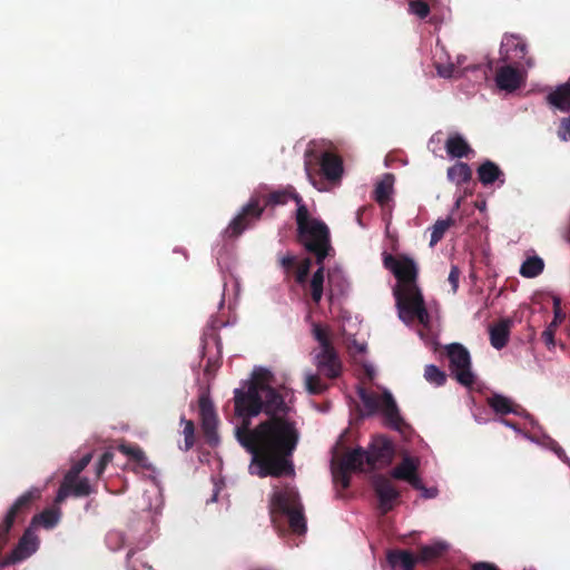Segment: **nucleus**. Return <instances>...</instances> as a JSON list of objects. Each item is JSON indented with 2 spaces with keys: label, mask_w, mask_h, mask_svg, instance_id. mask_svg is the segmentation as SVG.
<instances>
[{
  "label": "nucleus",
  "mask_w": 570,
  "mask_h": 570,
  "mask_svg": "<svg viewBox=\"0 0 570 570\" xmlns=\"http://www.w3.org/2000/svg\"><path fill=\"white\" fill-rule=\"evenodd\" d=\"M244 420L235 429L239 444L252 454L249 471L259 478L295 474L292 455L298 444L296 422L285 416H272L250 428Z\"/></svg>",
  "instance_id": "f257e3e1"
},
{
  "label": "nucleus",
  "mask_w": 570,
  "mask_h": 570,
  "mask_svg": "<svg viewBox=\"0 0 570 570\" xmlns=\"http://www.w3.org/2000/svg\"><path fill=\"white\" fill-rule=\"evenodd\" d=\"M272 374L267 370L254 372L253 380L246 391H234L235 414L244 420H249L264 412L268 417H288L291 406L286 403V387L275 389L269 385Z\"/></svg>",
  "instance_id": "f03ea898"
},
{
  "label": "nucleus",
  "mask_w": 570,
  "mask_h": 570,
  "mask_svg": "<svg viewBox=\"0 0 570 570\" xmlns=\"http://www.w3.org/2000/svg\"><path fill=\"white\" fill-rule=\"evenodd\" d=\"M383 264L397 279L393 294L400 318L405 323L417 320L421 324L428 325L430 315L422 292L416 284L417 266L415 262L407 256L394 257L389 254L384 257Z\"/></svg>",
  "instance_id": "7ed1b4c3"
},
{
  "label": "nucleus",
  "mask_w": 570,
  "mask_h": 570,
  "mask_svg": "<svg viewBox=\"0 0 570 570\" xmlns=\"http://www.w3.org/2000/svg\"><path fill=\"white\" fill-rule=\"evenodd\" d=\"M289 199H293L296 203L297 208L305 205L302 197L291 185L267 193L253 194L249 202L242 208L240 213L234 217L225 228L224 235L228 238L238 237L261 219L266 207L285 205Z\"/></svg>",
  "instance_id": "20e7f679"
},
{
  "label": "nucleus",
  "mask_w": 570,
  "mask_h": 570,
  "mask_svg": "<svg viewBox=\"0 0 570 570\" xmlns=\"http://www.w3.org/2000/svg\"><path fill=\"white\" fill-rule=\"evenodd\" d=\"M296 240L304 249L315 256L317 265H322L330 252L331 234L327 225L321 219L309 216L306 205L296 209Z\"/></svg>",
  "instance_id": "39448f33"
},
{
  "label": "nucleus",
  "mask_w": 570,
  "mask_h": 570,
  "mask_svg": "<svg viewBox=\"0 0 570 570\" xmlns=\"http://www.w3.org/2000/svg\"><path fill=\"white\" fill-rule=\"evenodd\" d=\"M269 514L272 522H276V515H286L291 530L301 535L306 532V520L303 513L298 491L291 485L275 490L269 501Z\"/></svg>",
  "instance_id": "423d86ee"
},
{
  "label": "nucleus",
  "mask_w": 570,
  "mask_h": 570,
  "mask_svg": "<svg viewBox=\"0 0 570 570\" xmlns=\"http://www.w3.org/2000/svg\"><path fill=\"white\" fill-rule=\"evenodd\" d=\"M304 169L313 185H316V176H323L328 181H337L344 173L343 159L328 150L318 154L314 149H307L304 154Z\"/></svg>",
  "instance_id": "0eeeda50"
},
{
  "label": "nucleus",
  "mask_w": 570,
  "mask_h": 570,
  "mask_svg": "<svg viewBox=\"0 0 570 570\" xmlns=\"http://www.w3.org/2000/svg\"><path fill=\"white\" fill-rule=\"evenodd\" d=\"M357 395L361 399L367 414H374L379 410L382 411L386 423L390 428L403 432L407 424L400 414L399 407L393 395L389 391H384L381 396L374 392H368L365 387L358 386Z\"/></svg>",
  "instance_id": "6e6552de"
},
{
  "label": "nucleus",
  "mask_w": 570,
  "mask_h": 570,
  "mask_svg": "<svg viewBox=\"0 0 570 570\" xmlns=\"http://www.w3.org/2000/svg\"><path fill=\"white\" fill-rule=\"evenodd\" d=\"M41 492L38 488H31L20 495L8 510L3 521L0 523V548H3L9 539V532L16 521L22 520L31 510L32 503L40 499Z\"/></svg>",
  "instance_id": "1a4fd4ad"
},
{
  "label": "nucleus",
  "mask_w": 570,
  "mask_h": 570,
  "mask_svg": "<svg viewBox=\"0 0 570 570\" xmlns=\"http://www.w3.org/2000/svg\"><path fill=\"white\" fill-rule=\"evenodd\" d=\"M450 370L455 380L463 386L474 384L475 376L471 371V356L469 351L460 343H452L446 347Z\"/></svg>",
  "instance_id": "9d476101"
},
{
  "label": "nucleus",
  "mask_w": 570,
  "mask_h": 570,
  "mask_svg": "<svg viewBox=\"0 0 570 570\" xmlns=\"http://www.w3.org/2000/svg\"><path fill=\"white\" fill-rule=\"evenodd\" d=\"M373 491L377 498V509L381 514H386L397 503L400 491L395 488L390 478L383 474H376L371 481Z\"/></svg>",
  "instance_id": "9b49d317"
},
{
  "label": "nucleus",
  "mask_w": 570,
  "mask_h": 570,
  "mask_svg": "<svg viewBox=\"0 0 570 570\" xmlns=\"http://www.w3.org/2000/svg\"><path fill=\"white\" fill-rule=\"evenodd\" d=\"M527 45L524 41L514 35L504 36L500 47V60L505 63L519 65L525 60L528 67L533 66L531 58L525 59Z\"/></svg>",
  "instance_id": "f8f14e48"
},
{
  "label": "nucleus",
  "mask_w": 570,
  "mask_h": 570,
  "mask_svg": "<svg viewBox=\"0 0 570 570\" xmlns=\"http://www.w3.org/2000/svg\"><path fill=\"white\" fill-rule=\"evenodd\" d=\"M366 465L374 470L379 465H389L394 456V448L390 440L384 436H376L373 439L368 449L365 450Z\"/></svg>",
  "instance_id": "ddd939ff"
},
{
  "label": "nucleus",
  "mask_w": 570,
  "mask_h": 570,
  "mask_svg": "<svg viewBox=\"0 0 570 570\" xmlns=\"http://www.w3.org/2000/svg\"><path fill=\"white\" fill-rule=\"evenodd\" d=\"M199 415L206 442L209 445H216L219 441L217 431L219 421L214 404L208 397L202 396L199 399Z\"/></svg>",
  "instance_id": "4468645a"
},
{
  "label": "nucleus",
  "mask_w": 570,
  "mask_h": 570,
  "mask_svg": "<svg viewBox=\"0 0 570 570\" xmlns=\"http://www.w3.org/2000/svg\"><path fill=\"white\" fill-rule=\"evenodd\" d=\"M314 364L318 373L328 380H335L342 374L343 364L336 350L317 352L314 356Z\"/></svg>",
  "instance_id": "2eb2a0df"
},
{
  "label": "nucleus",
  "mask_w": 570,
  "mask_h": 570,
  "mask_svg": "<svg viewBox=\"0 0 570 570\" xmlns=\"http://www.w3.org/2000/svg\"><path fill=\"white\" fill-rule=\"evenodd\" d=\"M36 550L37 538L30 531H26L16 548L0 561V567L4 568L20 562L30 557Z\"/></svg>",
  "instance_id": "dca6fc26"
},
{
  "label": "nucleus",
  "mask_w": 570,
  "mask_h": 570,
  "mask_svg": "<svg viewBox=\"0 0 570 570\" xmlns=\"http://www.w3.org/2000/svg\"><path fill=\"white\" fill-rule=\"evenodd\" d=\"M511 65L512 63L501 67L497 71L495 82L502 90L514 91L521 86L522 76L519 70Z\"/></svg>",
  "instance_id": "f3484780"
},
{
  "label": "nucleus",
  "mask_w": 570,
  "mask_h": 570,
  "mask_svg": "<svg viewBox=\"0 0 570 570\" xmlns=\"http://www.w3.org/2000/svg\"><path fill=\"white\" fill-rule=\"evenodd\" d=\"M335 463L350 472H362L366 465L365 450L358 446L352 451H347L341 458L336 459Z\"/></svg>",
  "instance_id": "a211bd4d"
},
{
  "label": "nucleus",
  "mask_w": 570,
  "mask_h": 570,
  "mask_svg": "<svg viewBox=\"0 0 570 570\" xmlns=\"http://www.w3.org/2000/svg\"><path fill=\"white\" fill-rule=\"evenodd\" d=\"M564 316H566L564 313L561 311V299H560V297L554 296L553 297V320L541 334V338L549 350H551L556 346L554 334H556L558 326L564 320Z\"/></svg>",
  "instance_id": "6ab92c4d"
},
{
  "label": "nucleus",
  "mask_w": 570,
  "mask_h": 570,
  "mask_svg": "<svg viewBox=\"0 0 570 570\" xmlns=\"http://www.w3.org/2000/svg\"><path fill=\"white\" fill-rule=\"evenodd\" d=\"M478 178L480 183L484 186L492 185L494 181H499L500 185H503L504 173L501 168L493 163L492 160H485L478 167Z\"/></svg>",
  "instance_id": "aec40b11"
},
{
  "label": "nucleus",
  "mask_w": 570,
  "mask_h": 570,
  "mask_svg": "<svg viewBox=\"0 0 570 570\" xmlns=\"http://www.w3.org/2000/svg\"><path fill=\"white\" fill-rule=\"evenodd\" d=\"M386 559L393 570H413L419 560L407 550H391Z\"/></svg>",
  "instance_id": "412c9836"
},
{
  "label": "nucleus",
  "mask_w": 570,
  "mask_h": 570,
  "mask_svg": "<svg viewBox=\"0 0 570 570\" xmlns=\"http://www.w3.org/2000/svg\"><path fill=\"white\" fill-rule=\"evenodd\" d=\"M549 105L556 107L561 111L570 110V83L566 82L558 86L553 91L547 96Z\"/></svg>",
  "instance_id": "4be33fe9"
},
{
  "label": "nucleus",
  "mask_w": 570,
  "mask_h": 570,
  "mask_svg": "<svg viewBox=\"0 0 570 570\" xmlns=\"http://www.w3.org/2000/svg\"><path fill=\"white\" fill-rule=\"evenodd\" d=\"M445 149L450 157L463 158L468 157L472 149L468 141L460 135H450L445 142Z\"/></svg>",
  "instance_id": "5701e85b"
},
{
  "label": "nucleus",
  "mask_w": 570,
  "mask_h": 570,
  "mask_svg": "<svg viewBox=\"0 0 570 570\" xmlns=\"http://www.w3.org/2000/svg\"><path fill=\"white\" fill-rule=\"evenodd\" d=\"M489 332L491 345L497 350H501L509 342L510 322L508 320H501L491 326Z\"/></svg>",
  "instance_id": "b1692460"
},
{
  "label": "nucleus",
  "mask_w": 570,
  "mask_h": 570,
  "mask_svg": "<svg viewBox=\"0 0 570 570\" xmlns=\"http://www.w3.org/2000/svg\"><path fill=\"white\" fill-rule=\"evenodd\" d=\"M489 406L501 415L505 414H520L522 407L519 404H514L509 397L501 394H493L488 399Z\"/></svg>",
  "instance_id": "393cba45"
},
{
  "label": "nucleus",
  "mask_w": 570,
  "mask_h": 570,
  "mask_svg": "<svg viewBox=\"0 0 570 570\" xmlns=\"http://www.w3.org/2000/svg\"><path fill=\"white\" fill-rule=\"evenodd\" d=\"M419 460L412 456H404L400 464H397L392 471L391 476L396 480H406L410 479L412 474L417 472L419 469Z\"/></svg>",
  "instance_id": "a878e982"
},
{
  "label": "nucleus",
  "mask_w": 570,
  "mask_h": 570,
  "mask_svg": "<svg viewBox=\"0 0 570 570\" xmlns=\"http://www.w3.org/2000/svg\"><path fill=\"white\" fill-rule=\"evenodd\" d=\"M394 176L385 174L384 177L376 184L374 189V199L381 206L387 204L393 191Z\"/></svg>",
  "instance_id": "bb28decb"
},
{
  "label": "nucleus",
  "mask_w": 570,
  "mask_h": 570,
  "mask_svg": "<svg viewBox=\"0 0 570 570\" xmlns=\"http://www.w3.org/2000/svg\"><path fill=\"white\" fill-rule=\"evenodd\" d=\"M446 175L450 181L460 186L472 178V169L468 164L459 161L448 168Z\"/></svg>",
  "instance_id": "cd10ccee"
},
{
  "label": "nucleus",
  "mask_w": 570,
  "mask_h": 570,
  "mask_svg": "<svg viewBox=\"0 0 570 570\" xmlns=\"http://www.w3.org/2000/svg\"><path fill=\"white\" fill-rule=\"evenodd\" d=\"M311 298L314 304L318 305L324 293V263L318 265L309 282Z\"/></svg>",
  "instance_id": "c85d7f7f"
},
{
  "label": "nucleus",
  "mask_w": 570,
  "mask_h": 570,
  "mask_svg": "<svg viewBox=\"0 0 570 570\" xmlns=\"http://www.w3.org/2000/svg\"><path fill=\"white\" fill-rule=\"evenodd\" d=\"M543 268H544L543 259L538 256H533V257L527 258L522 263V265L520 267V274L523 277L533 278V277H537L538 275H540L543 272Z\"/></svg>",
  "instance_id": "c756f323"
},
{
  "label": "nucleus",
  "mask_w": 570,
  "mask_h": 570,
  "mask_svg": "<svg viewBox=\"0 0 570 570\" xmlns=\"http://www.w3.org/2000/svg\"><path fill=\"white\" fill-rule=\"evenodd\" d=\"M60 519V511L57 509H46L32 519L33 524H40L46 529L55 528Z\"/></svg>",
  "instance_id": "7c9ffc66"
},
{
  "label": "nucleus",
  "mask_w": 570,
  "mask_h": 570,
  "mask_svg": "<svg viewBox=\"0 0 570 570\" xmlns=\"http://www.w3.org/2000/svg\"><path fill=\"white\" fill-rule=\"evenodd\" d=\"M330 385L321 379L320 373H307L305 375V389L312 395L323 394Z\"/></svg>",
  "instance_id": "2f4dec72"
},
{
  "label": "nucleus",
  "mask_w": 570,
  "mask_h": 570,
  "mask_svg": "<svg viewBox=\"0 0 570 570\" xmlns=\"http://www.w3.org/2000/svg\"><path fill=\"white\" fill-rule=\"evenodd\" d=\"M312 333L314 338L320 344V351L318 352H330L334 351L335 347L331 341L330 333L326 328L322 327L318 323H313Z\"/></svg>",
  "instance_id": "473e14b6"
},
{
  "label": "nucleus",
  "mask_w": 570,
  "mask_h": 570,
  "mask_svg": "<svg viewBox=\"0 0 570 570\" xmlns=\"http://www.w3.org/2000/svg\"><path fill=\"white\" fill-rule=\"evenodd\" d=\"M312 333L314 338L320 344V351L318 352H330L334 351L335 347L331 341L330 333L326 328L322 327L318 323H313Z\"/></svg>",
  "instance_id": "72a5a7b5"
},
{
  "label": "nucleus",
  "mask_w": 570,
  "mask_h": 570,
  "mask_svg": "<svg viewBox=\"0 0 570 570\" xmlns=\"http://www.w3.org/2000/svg\"><path fill=\"white\" fill-rule=\"evenodd\" d=\"M454 219L452 217H448L446 219H438L431 233L430 246H435L444 236L446 230L454 225Z\"/></svg>",
  "instance_id": "f704fd0d"
},
{
  "label": "nucleus",
  "mask_w": 570,
  "mask_h": 570,
  "mask_svg": "<svg viewBox=\"0 0 570 570\" xmlns=\"http://www.w3.org/2000/svg\"><path fill=\"white\" fill-rule=\"evenodd\" d=\"M448 544L443 542L425 546L420 549L417 558L421 561H431L441 557L448 550Z\"/></svg>",
  "instance_id": "c9c22d12"
},
{
  "label": "nucleus",
  "mask_w": 570,
  "mask_h": 570,
  "mask_svg": "<svg viewBox=\"0 0 570 570\" xmlns=\"http://www.w3.org/2000/svg\"><path fill=\"white\" fill-rule=\"evenodd\" d=\"M136 554L134 550L127 553V566L130 570H155L145 554Z\"/></svg>",
  "instance_id": "e433bc0d"
},
{
  "label": "nucleus",
  "mask_w": 570,
  "mask_h": 570,
  "mask_svg": "<svg viewBox=\"0 0 570 570\" xmlns=\"http://www.w3.org/2000/svg\"><path fill=\"white\" fill-rule=\"evenodd\" d=\"M70 491H71V495L73 497H88L89 494H91L94 492L90 483H89V480L87 478H82V479H79L78 478H75L71 482H70Z\"/></svg>",
  "instance_id": "4c0bfd02"
},
{
  "label": "nucleus",
  "mask_w": 570,
  "mask_h": 570,
  "mask_svg": "<svg viewBox=\"0 0 570 570\" xmlns=\"http://www.w3.org/2000/svg\"><path fill=\"white\" fill-rule=\"evenodd\" d=\"M424 377L428 382L435 384L436 386L444 385V383L446 382L445 373L433 364L425 366Z\"/></svg>",
  "instance_id": "58836bf2"
},
{
  "label": "nucleus",
  "mask_w": 570,
  "mask_h": 570,
  "mask_svg": "<svg viewBox=\"0 0 570 570\" xmlns=\"http://www.w3.org/2000/svg\"><path fill=\"white\" fill-rule=\"evenodd\" d=\"M333 481L336 487H341L342 491L346 490L351 484V472L341 468L335 463L332 470Z\"/></svg>",
  "instance_id": "ea45409f"
},
{
  "label": "nucleus",
  "mask_w": 570,
  "mask_h": 570,
  "mask_svg": "<svg viewBox=\"0 0 570 570\" xmlns=\"http://www.w3.org/2000/svg\"><path fill=\"white\" fill-rule=\"evenodd\" d=\"M312 267V259L309 257L303 258L295 266V281L297 284L303 285L306 283Z\"/></svg>",
  "instance_id": "a19ab883"
},
{
  "label": "nucleus",
  "mask_w": 570,
  "mask_h": 570,
  "mask_svg": "<svg viewBox=\"0 0 570 570\" xmlns=\"http://www.w3.org/2000/svg\"><path fill=\"white\" fill-rule=\"evenodd\" d=\"M180 423L184 425V430H183V434L185 438L184 451H188L195 444V424L191 420H187L184 416L180 419Z\"/></svg>",
  "instance_id": "79ce46f5"
},
{
  "label": "nucleus",
  "mask_w": 570,
  "mask_h": 570,
  "mask_svg": "<svg viewBox=\"0 0 570 570\" xmlns=\"http://www.w3.org/2000/svg\"><path fill=\"white\" fill-rule=\"evenodd\" d=\"M118 449L122 454L129 456L135 462L145 465L144 462L147 460V458L145 455V452L139 446L120 444Z\"/></svg>",
  "instance_id": "37998d69"
},
{
  "label": "nucleus",
  "mask_w": 570,
  "mask_h": 570,
  "mask_svg": "<svg viewBox=\"0 0 570 570\" xmlns=\"http://www.w3.org/2000/svg\"><path fill=\"white\" fill-rule=\"evenodd\" d=\"M92 459V453L85 454L79 461H77L70 470L66 473L65 478L69 480H73L75 478H78L79 474L86 469V466L90 463Z\"/></svg>",
  "instance_id": "c03bdc74"
},
{
  "label": "nucleus",
  "mask_w": 570,
  "mask_h": 570,
  "mask_svg": "<svg viewBox=\"0 0 570 570\" xmlns=\"http://www.w3.org/2000/svg\"><path fill=\"white\" fill-rule=\"evenodd\" d=\"M411 13L417 16L420 19H425L430 14V6L423 0H412L409 3Z\"/></svg>",
  "instance_id": "a18cd8bd"
},
{
  "label": "nucleus",
  "mask_w": 570,
  "mask_h": 570,
  "mask_svg": "<svg viewBox=\"0 0 570 570\" xmlns=\"http://www.w3.org/2000/svg\"><path fill=\"white\" fill-rule=\"evenodd\" d=\"M438 75L443 78H452V77H459L460 70L453 63L449 65H438L436 66Z\"/></svg>",
  "instance_id": "49530a36"
},
{
  "label": "nucleus",
  "mask_w": 570,
  "mask_h": 570,
  "mask_svg": "<svg viewBox=\"0 0 570 570\" xmlns=\"http://www.w3.org/2000/svg\"><path fill=\"white\" fill-rule=\"evenodd\" d=\"M112 459H114V453L111 451H106L100 456V459H99V461H98V463L96 465V476H97V479H99L104 474L107 465L112 461Z\"/></svg>",
  "instance_id": "de8ad7c7"
},
{
  "label": "nucleus",
  "mask_w": 570,
  "mask_h": 570,
  "mask_svg": "<svg viewBox=\"0 0 570 570\" xmlns=\"http://www.w3.org/2000/svg\"><path fill=\"white\" fill-rule=\"evenodd\" d=\"M296 264L297 257L295 255L287 254L279 257V265L286 274H289L292 271H294Z\"/></svg>",
  "instance_id": "09e8293b"
},
{
  "label": "nucleus",
  "mask_w": 570,
  "mask_h": 570,
  "mask_svg": "<svg viewBox=\"0 0 570 570\" xmlns=\"http://www.w3.org/2000/svg\"><path fill=\"white\" fill-rule=\"evenodd\" d=\"M70 482L71 480L63 478V481L58 490L57 497H56V503L63 502L70 494Z\"/></svg>",
  "instance_id": "8fccbe9b"
},
{
  "label": "nucleus",
  "mask_w": 570,
  "mask_h": 570,
  "mask_svg": "<svg viewBox=\"0 0 570 570\" xmlns=\"http://www.w3.org/2000/svg\"><path fill=\"white\" fill-rule=\"evenodd\" d=\"M460 269L458 266L453 265L451 267V271H450V274H449V277H448V281L449 283L451 284L452 286V291L455 293L458 287H459V279H460Z\"/></svg>",
  "instance_id": "3c124183"
},
{
  "label": "nucleus",
  "mask_w": 570,
  "mask_h": 570,
  "mask_svg": "<svg viewBox=\"0 0 570 570\" xmlns=\"http://www.w3.org/2000/svg\"><path fill=\"white\" fill-rule=\"evenodd\" d=\"M405 481L415 490L421 491L422 489H424V484L422 482V479L419 476L417 472L412 474L410 479H406Z\"/></svg>",
  "instance_id": "603ef678"
},
{
  "label": "nucleus",
  "mask_w": 570,
  "mask_h": 570,
  "mask_svg": "<svg viewBox=\"0 0 570 570\" xmlns=\"http://www.w3.org/2000/svg\"><path fill=\"white\" fill-rule=\"evenodd\" d=\"M559 137L562 140L570 139V119L563 120L559 130Z\"/></svg>",
  "instance_id": "864d4df0"
},
{
  "label": "nucleus",
  "mask_w": 570,
  "mask_h": 570,
  "mask_svg": "<svg viewBox=\"0 0 570 570\" xmlns=\"http://www.w3.org/2000/svg\"><path fill=\"white\" fill-rule=\"evenodd\" d=\"M472 570H500L495 564L490 562H476L472 566Z\"/></svg>",
  "instance_id": "5fc2aeb1"
},
{
  "label": "nucleus",
  "mask_w": 570,
  "mask_h": 570,
  "mask_svg": "<svg viewBox=\"0 0 570 570\" xmlns=\"http://www.w3.org/2000/svg\"><path fill=\"white\" fill-rule=\"evenodd\" d=\"M421 491H422V495L426 499L434 498L438 494V490L435 488L424 487V489H422Z\"/></svg>",
  "instance_id": "6e6d98bb"
},
{
  "label": "nucleus",
  "mask_w": 570,
  "mask_h": 570,
  "mask_svg": "<svg viewBox=\"0 0 570 570\" xmlns=\"http://www.w3.org/2000/svg\"><path fill=\"white\" fill-rule=\"evenodd\" d=\"M332 283H333V275L330 274L328 275V284H330V286H332Z\"/></svg>",
  "instance_id": "4d7b16f0"
},
{
  "label": "nucleus",
  "mask_w": 570,
  "mask_h": 570,
  "mask_svg": "<svg viewBox=\"0 0 570 570\" xmlns=\"http://www.w3.org/2000/svg\"><path fill=\"white\" fill-rule=\"evenodd\" d=\"M503 422H504V424H505V425H508V426H512V428L514 426V424H513V423H511V422H509V421H507V420H504Z\"/></svg>",
  "instance_id": "13d9d810"
},
{
  "label": "nucleus",
  "mask_w": 570,
  "mask_h": 570,
  "mask_svg": "<svg viewBox=\"0 0 570 570\" xmlns=\"http://www.w3.org/2000/svg\"><path fill=\"white\" fill-rule=\"evenodd\" d=\"M333 295H334V294H333V289H332V287H330V291H328L330 299H332Z\"/></svg>",
  "instance_id": "bf43d9fd"
},
{
  "label": "nucleus",
  "mask_w": 570,
  "mask_h": 570,
  "mask_svg": "<svg viewBox=\"0 0 570 570\" xmlns=\"http://www.w3.org/2000/svg\"><path fill=\"white\" fill-rule=\"evenodd\" d=\"M367 374H368L370 379H372V377H373V374H372V372H371V371H367Z\"/></svg>",
  "instance_id": "052dcab7"
},
{
  "label": "nucleus",
  "mask_w": 570,
  "mask_h": 570,
  "mask_svg": "<svg viewBox=\"0 0 570 570\" xmlns=\"http://www.w3.org/2000/svg\"><path fill=\"white\" fill-rule=\"evenodd\" d=\"M209 366H210V362L208 361L207 366H206V371H208Z\"/></svg>",
  "instance_id": "680f3d73"
},
{
  "label": "nucleus",
  "mask_w": 570,
  "mask_h": 570,
  "mask_svg": "<svg viewBox=\"0 0 570 570\" xmlns=\"http://www.w3.org/2000/svg\"><path fill=\"white\" fill-rule=\"evenodd\" d=\"M337 497H343V494L341 493V491L337 492Z\"/></svg>",
  "instance_id": "e2e57ef3"
}]
</instances>
